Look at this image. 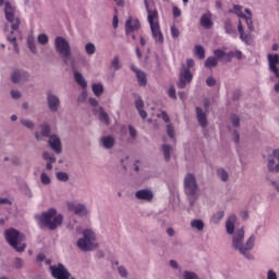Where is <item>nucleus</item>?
<instances>
[{
    "label": "nucleus",
    "instance_id": "c756f323",
    "mask_svg": "<svg viewBox=\"0 0 279 279\" xmlns=\"http://www.w3.org/2000/svg\"><path fill=\"white\" fill-rule=\"evenodd\" d=\"M191 228H193V230H197L198 232H202V230H204V220L202 219L192 220Z\"/></svg>",
    "mask_w": 279,
    "mask_h": 279
},
{
    "label": "nucleus",
    "instance_id": "680f3d73",
    "mask_svg": "<svg viewBox=\"0 0 279 279\" xmlns=\"http://www.w3.org/2000/svg\"><path fill=\"white\" fill-rule=\"evenodd\" d=\"M233 58H236V60H241L243 58V52H241V50L233 51Z\"/></svg>",
    "mask_w": 279,
    "mask_h": 279
},
{
    "label": "nucleus",
    "instance_id": "3c124183",
    "mask_svg": "<svg viewBox=\"0 0 279 279\" xmlns=\"http://www.w3.org/2000/svg\"><path fill=\"white\" fill-rule=\"evenodd\" d=\"M118 271L121 278H128V269H125V267L119 266Z\"/></svg>",
    "mask_w": 279,
    "mask_h": 279
},
{
    "label": "nucleus",
    "instance_id": "e433bc0d",
    "mask_svg": "<svg viewBox=\"0 0 279 279\" xmlns=\"http://www.w3.org/2000/svg\"><path fill=\"white\" fill-rule=\"evenodd\" d=\"M217 174H218V178H220V180L222 182H228V172L226 170H223V168H220L217 170Z\"/></svg>",
    "mask_w": 279,
    "mask_h": 279
},
{
    "label": "nucleus",
    "instance_id": "c03bdc74",
    "mask_svg": "<svg viewBox=\"0 0 279 279\" xmlns=\"http://www.w3.org/2000/svg\"><path fill=\"white\" fill-rule=\"evenodd\" d=\"M37 40H38L39 45H47V43H49V37L46 34H40L37 37Z\"/></svg>",
    "mask_w": 279,
    "mask_h": 279
},
{
    "label": "nucleus",
    "instance_id": "f704fd0d",
    "mask_svg": "<svg viewBox=\"0 0 279 279\" xmlns=\"http://www.w3.org/2000/svg\"><path fill=\"white\" fill-rule=\"evenodd\" d=\"M85 51L87 56H94L95 51H97V47H95V44L88 43L85 45Z\"/></svg>",
    "mask_w": 279,
    "mask_h": 279
},
{
    "label": "nucleus",
    "instance_id": "052dcab7",
    "mask_svg": "<svg viewBox=\"0 0 279 279\" xmlns=\"http://www.w3.org/2000/svg\"><path fill=\"white\" fill-rule=\"evenodd\" d=\"M129 132L132 138H136V129H134V126L129 125Z\"/></svg>",
    "mask_w": 279,
    "mask_h": 279
},
{
    "label": "nucleus",
    "instance_id": "c9c22d12",
    "mask_svg": "<svg viewBox=\"0 0 279 279\" xmlns=\"http://www.w3.org/2000/svg\"><path fill=\"white\" fill-rule=\"evenodd\" d=\"M225 29L226 33L230 36H236V31L234 29V27H232V24L230 22L225 23Z\"/></svg>",
    "mask_w": 279,
    "mask_h": 279
},
{
    "label": "nucleus",
    "instance_id": "9b49d317",
    "mask_svg": "<svg viewBox=\"0 0 279 279\" xmlns=\"http://www.w3.org/2000/svg\"><path fill=\"white\" fill-rule=\"evenodd\" d=\"M89 104L90 106H93L94 109V114H98L99 116V121H101L102 123H106L108 125L109 119H108V113H106V111H104V108L101 107H97L98 106V101L95 98H89Z\"/></svg>",
    "mask_w": 279,
    "mask_h": 279
},
{
    "label": "nucleus",
    "instance_id": "4be33fe9",
    "mask_svg": "<svg viewBox=\"0 0 279 279\" xmlns=\"http://www.w3.org/2000/svg\"><path fill=\"white\" fill-rule=\"evenodd\" d=\"M238 32L240 34V39L242 40V43H245V45H252V35L245 34V32L243 31V23L241 21L239 22Z\"/></svg>",
    "mask_w": 279,
    "mask_h": 279
},
{
    "label": "nucleus",
    "instance_id": "6ab92c4d",
    "mask_svg": "<svg viewBox=\"0 0 279 279\" xmlns=\"http://www.w3.org/2000/svg\"><path fill=\"white\" fill-rule=\"evenodd\" d=\"M47 99H48V106L51 112H57L58 108H60V98H58V96L51 93H48Z\"/></svg>",
    "mask_w": 279,
    "mask_h": 279
},
{
    "label": "nucleus",
    "instance_id": "a19ab883",
    "mask_svg": "<svg viewBox=\"0 0 279 279\" xmlns=\"http://www.w3.org/2000/svg\"><path fill=\"white\" fill-rule=\"evenodd\" d=\"M214 56H215V58H216V60H225V58H226V51H223V50H221V49H216L215 51H214Z\"/></svg>",
    "mask_w": 279,
    "mask_h": 279
},
{
    "label": "nucleus",
    "instance_id": "5701e85b",
    "mask_svg": "<svg viewBox=\"0 0 279 279\" xmlns=\"http://www.w3.org/2000/svg\"><path fill=\"white\" fill-rule=\"evenodd\" d=\"M201 25L205 29H210V27H213V14L210 12L203 14L201 17Z\"/></svg>",
    "mask_w": 279,
    "mask_h": 279
},
{
    "label": "nucleus",
    "instance_id": "37998d69",
    "mask_svg": "<svg viewBox=\"0 0 279 279\" xmlns=\"http://www.w3.org/2000/svg\"><path fill=\"white\" fill-rule=\"evenodd\" d=\"M41 134L43 136H49L51 134V128L49 124H41Z\"/></svg>",
    "mask_w": 279,
    "mask_h": 279
},
{
    "label": "nucleus",
    "instance_id": "09e8293b",
    "mask_svg": "<svg viewBox=\"0 0 279 279\" xmlns=\"http://www.w3.org/2000/svg\"><path fill=\"white\" fill-rule=\"evenodd\" d=\"M43 158L44 160H48V162H56V157L49 153H44Z\"/></svg>",
    "mask_w": 279,
    "mask_h": 279
},
{
    "label": "nucleus",
    "instance_id": "c85d7f7f",
    "mask_svg": "<svg viewBox=\"0 0 279 279\" xmlns=\"http://www.w3.org/2000/svg\"><path fill=\"white\" fill-rule=\"evenodd\" d=\"M144 106H145V104L143 102L142 99L135 100V108L138 110L140 116L143 119H147V111L143 110Z\"/></svg>",
    "mask_w": 279,
    "mask_h": 279
},
{
    "label": "nucleus",
    "instance_id": "473e14b6",
    "mask_svg": "<svg viewBox=\"0 0 279 279\" xmlns=\"http://www.w3.org/2000/svg\"><path fill=\"white\" fill-rule=\"evenodd\" d=\"M27 45L29 51H32V53H36V39H34V36L29 35L27 37Z\"/></svg>",
    "mask_w": 279,
    "mask_h": 279
},
{
    "label": "nucleus",
    "instance_id": "f03ea898",
    "mask_svg": "<svg viewBox=\"0 0 279 279\" xmlns=\"http://www.w3.org/2000/svg\"><path fill=\"white\" fill-rule=\"evenodd\" d=\"M254 243H256V236L251 235L245 242V231L243 228L234 231L232 235V247L236 252H240L247 260H253L252 250H254Z\"/></svg>",
    "mask_w": 279,
    "mask_h": 279
},
{
    "label": "nucleus",
    "instance_id": "6e6d98bb",
    "mask_svg": "<svg viewBox=\"0 0 279 279\" xmlns=\"http://www.w3.org/2000/svg\"><path fill=\"white\" fill-rule=\"evenodd\" d=\"M231 123L233 125V128H239L240 125V120H239V117L238 116H231Z\"/></svg>",
    "mask_w": 279,
    "mask_h": 279
},
{
    "label": "nucleus",
    "instance_id": "412c9836",
    "mask_svg": "<svg viewBox=\"0 0 279 279\" xmlns=\"http://www.w3.org/2000/svg\"><path fill=\"white\" fill-rule=\"evenodd\" d=\"M131 71L136 74L137 82L141 86H147V74H145V72L136 69L134 65L131 66Z\"/></svg>",
    "mask_w": 279,
    "mask_h": 279
},
{
    "label": "nucleus",
    "instance_id": "393cba45",
    "mask_svg": "<svg viewBox=\"0 0 279 279\" xmlns=\"http://www.w3.org/2000/svg\"><path fill=\"white\" fill-rule=\"evenodd\" d=\"M234 223H236V216L232 215L226 222V229L228 234H234Z\"/></svg>",
    "mask_w": 279,
    "mask_h": 279
},
{
    "label": "nucleus",
    "instance_id": "dca6fc26",
    "mask_svg": "<svg viewBox=\"0 0 279 279\" xmlns=\"http://www.w3.org/2000/svg\"><path fill=\"white\" fill-rule=\"evenodd\" d=\"M267 58H268V64H269L270 71L275 74V77H279V69H278L279 56L268 54Z\"/></svg>",
    "mask_w": 279,
    "mask_h": 279
},
{
    "label": "nucleus",
    "instance_id": "13d9d810",
    "mask_svg": "<svg viewBox=\"0 0 279 279\" xmlns=\"http://www.w3.org/2000/svg\"><path fill=\"white\" fill-rule=\"evenodd\" d=\"M267 279H278V274L270 269L267 271Z\"/></svg>",
    "mask_w": 279,
    "mask_h": 279
},
{
    "label": "nucleus",
    "instance_id": "ddd939ff",
    "mask_svg": "<svg viewBox=\"0 0 279 279\" xmlns=\"http://www.w3.org/2000/svg\"><path fill=\"white\" fill-rule=\"evenodd\" d=\"M193 81V74L191 70L183 68L180 72V81L178 83L179 88H186V84H191Z\"/></svg>",
    "mask_w": 279,
    "mask_h": 279
},
{
    "label": "nucleus",
    "instance_id": "ea45409f",
    "mask_svg": "<svg viewBox=\"0 0 279 279\" xmlns=\"http://www.w3.org/2000/svg\"><path fill=\"white\" fill-rule=\"evenodd\" d=\"M57 180H59V182H69V174L63 171L57 172Z\"/></svg>",
    "mask_w": 279,
    "mask_h": 279
},
{
    "label": "nucleus",
    "instance_id": "79ce46f5",
    "mask_svg": "<svg viewBox=\"0 0 279 279\" xmlns=\"http://www.w3.org/2000/svg\"><path fill=\"white\" fill-rule=\"evenodd\" d=\"M111 66L114 71H119L121 69V61H119V57H114L111 61Z\"/></svg>",
    "mask_w": 279,
    "mask_h": 279
},
{
    "label": "nucleus",
    "instance_id": "8fccbe9b",
    "mask_svg": "<svg viewBox=\"0 0 279 279\" xmlns=\"http://www.w3.org/2000/svg\"><path fill=\"white\" fill-rule=\"evenodd\" d=\"M21 123H22V125H24L28 130H33V128H34V122H32L29 120L22 119Z\"/></svg>",
    "mask_w": 279,
    "mask_h": 279
},
{
    "label": "nucleus",
    "instance_id": "0eeeda50",
    "mask_svg": "<svg viewBox=\"0 0 279 279\" xmlns=\"http://www.w3.org/2000/svg\"><path fill=\"white\" fill-rule=\"evenodd\" d=\"M4 236L13 250H16V252L25 251V243H19L21 241V233L16 229H8Z\"/></svg>",
    "mask_w": 279,
    "mask_h": 279
},
{
    "label": "nucleus",
    "instance_id": "4c0bfd02",
    "mask_svg": "<svg viewBox=\"0 0 279 279\" xmlns=\"http://www.w3.org/2000/svg\"><path fill=\"white\" fill-rule=\"evenodd\" d=\"M167 134L171 141L175 142V130L172 124L167 125Z\"/></svg>",
    "mask_w": 279,
    "mask_h": 279
},
{
    "label": "nucleus",
    "instance_id": "423d86ee",
    "mask_svg": "<svg viewBox=\"0 0 279 279\" xmlns=\"http://www.w3.org/2000/svg\"><path fill=\"white\" fill-rule=\"evenodd\" d=\"M82 234L83 238L77 241L78 250H82V252H92V250H95L97 247V244H95V240L97 239L95 231L93 229H85Z\"/></svg>",
    "mask_w": 279,
    "mask_h": 279
},
{
    "label": "nucleus",
    "instance_id": "1a4fd4ad",
    "mask_svg": "<svg viewBox=\"0 0 279 279\" xmlns=\"http://www.w3.org/2000/svg\"><path fill=\"white\" fill-rule=\"evenodd\" d=\"M184 191L187 197H197V181L192 173L186 174L184 179Z\"/></svg>",
    "mask_w": 279,
    "mask_h": 279
},
{
    "label": "nucleus",
    "instance_id": "69168bd1",
    "mask_svg": "<svg viewBox=\"0 0 279 279\" xmlns=\"http://www.w3.org/2000/svg\"><path fill=\"white\" fill-rule=\"evenodd\" d=\"M186 64H187V68H185V69L190 70V69H192V66L195 65V61H193V59H187Z\"/></svg>",
    "mask_w": 279,
    "mask_h": 279
},
{
    "label": "nucleus",
    "instance_id": "774afa93",
    "mask_svg": "<svg viewBox=\"0 0 279 279\" xmlns=\"http://www.w3.org/2000/svg\"><path fill=\"white\" fill-rule=\"evenodd\" d=\"M167 234H168V236H173V234H175V230H173V228H168Z\"/></svg>",
    "mask_w": 279,
    "mask_h": 279
},
{
    "label": "nucleus",
    "instance_id": "a878e982",
    "mask_svg": "<svg viewBox=\"0 0 279 279\" xmlns=\"http://www.w3.org/2000/svg\"><path fill=\"white\" fill-rule=\"evenodd\" d=\"M74 80L76 84L81 86V88H86L88 86V83H86V80L84 78L82 73H80L78 71H74Z\"/></svg>",
    "mask_w": 279,
    "mask_h": 279
},
{
    "label": "nucleus",
    "instance_id": "2eb2a0df",
    "mask_svg": "<svg viewBox=\"0 0 279 279\" xmlns=\"http://www.w3.org/2000/svg\"><path fill=\"white\" fill-rule=\"evenodd\" d=\"M11 80L13 84L27 82V80H29V73H27L25 70H15L11 75Z\"/></svg>",
    "mask_w": 279,
    "mask_h": 279
},
{
    "label": "nucleus",
    "instance_id": "a18cd8bd",
    "mask_svg": "<svg viewBox=\"0 0 279 279\" xmlns=\"http://www.w3.org/2000/svg\"><path fill=\"white\" fill-rule=\"evenodd\" d=\"M170 34L172 36V38H180V29H178V27H175V25H172L170 27Z\"/></svg>",
    "mask_w": 279,
    "mask_h": 279
},
{
    "label": "nucleus",
    "instance_id": "0e129e2a",
    "mask_svg": "<svg viewBox=\"0 0 279 279\" xmlns=\"http://www.w3.org/2000/svg\"><path fill=\"white\" fill-rule=\"evenodd\" d=\"M15 267L17 269H21V267H23V259H21L20 257L15 258Z\"/></svg>",
    "mask_w": 279,
    "mask_h": 279
},
{
    "label": "nucleus",
    "instance_id": "bb28decb",
    "mask_svg": "<svg viewBox=\"0 0 279 279\" xmlns=\"http://www.w3.org/2000/svg\"><path fill=\"white\" fill-rule=\"evenodd\" d=\"M101 145L105 149H112L114 147V137L112 136H104L101 137Z\"/></svg>",
    "mask_w": 279,
    "mask_h": 279
},
{
    "label": "nucleus",
    "instance_id": "39448f33",
    "mask_svg": "<svg viewBox=\"0 0 279 279\" xmlns=\"http://www.w3.org/2000/svg\"><path fill=\"white\" fill-rule=\"evenodd\" d=\"M54 49L57 53L62 58V61L66 66H74L75 61L73 60V57L71 56V45L66 39L63 37L58 36L54 39Z\"/></svg>",
    "mask_w": 279,
    "mask_h": 279
},
{
    "label": "nucleus",
    "instance_id": "7c9ffc66",
    "mask_svg": "<svg viewBox=\"0 0 279 279\" xmlns=\"http://www.w3.org/2000/svg\"><path fill=\"white\" fill-rule=\"evenodd\" d=\"M219 64V61L215 57H209L205 61L206 69H214V66H217Z\"/></svg>",
    "mask_w": 279,
    "mask_h": 279
},
{
    "label": "nucleus",
    "instance_id": "2f4dec72",
    "mask_svg": "<svg viewBox=\"0 0 279 279\" xmlns=\"http://www.w3.org/2000/svg\"><path fill=\"white\" fill-rule=\"evenodd\" d=\"M194 53L197 56L199 60H204L206 58V51L204 50V47L202 46H195Z\"/></svg>",
    "mask_w": 279,
    "mask_h": 279
},
{
    "label": "nucleus",
    "instance_id": "49530a36",
    "mask_svg": "<svg viewBox=\"0 0 279 279\" xmlns=\"http://www.w3.org/2000/svg\"><path fill=\"white\" fill-rule=\"evenodd\" d=\"M183 279H199V277H197L195 272L184 271Z\"/></svg>",
    "mask_w": 279,
    "mask_h": 279
},
{
    "label": "nucleus",
    "instance_id": "4468645a",
    "mask_svg": "<svg viewBox=\"0 0 279 279\" xmlns=\"http://www.w3.org/2000/svg\"><path fill=\"white\" fill-rule=\"evenodd\" d=\"M141 29V21L136 17H129L125 22V34L130 36L134 32H138Z\"/></svg>",
    "mask_w": 279,
    "mask_h": 279
},
{
    "label": "nucleus",
    "instance_id": "6e6552de",
    "mask_svg": "<svg viewBox=\"0 0 279 279\" xmlns=\"http://www.w3.org/2000/svg\"><path fill=\"white\" fill-rule=\"evenodd\" d=\"M229 12L232 14H236V16H239V19H241L242 21L245 22L248 32H252L254 29V22L252 21V11H250V9H245L243 13V7L235 4L233 7V10H229ZM246 14V15H245Z\"/></svg>",
    "mask_w": 279,
    "mask_h": 279
},
{
    "label": "nucleus",
    "instance_id": "72a5a7b5",
    "mask_svg": "<svg viewBox=\"0 0 279 279\" xmlns=\"http://www.w3.org/2000/svg\"><path fill=\"white\" fill-rule=\"evenodd\" d=\"M162 151H163L165 160L167 161L171 160V146L163 144Z\"/></svg>",
    "mask_w": 279,
    "mask_h": 279
},
{
    "label": "nucleus",
    "instance_id": "9d476101",
    "mask_svg": "<svg viewBox=\"0 0 279 279\" xmlns=\"http://www.w3.org/2000/svg\"><path fill=\"white\" fill-rule=\"evenodd\" d=\"M52 278L56 279H71V272L62 264L53 265L49 267Z\"/></svg>",
    "mask_w": 279,
    "mask_h": 279
},
{
    "label": "nucleus",
    "instance_id": "f3484780",
    "mask_svg": "<svg viewBox=\"0 0 279 279\" xmlns=\"http://www.w3.org/2000/svg\"><path fill=\"white\" fill-rule=\"evenodd\" d=\"M268 169L269 171H275L278 173L279 171V149H275L272 151V157L268 160Z\"/></svg>",
    "mask_w": 279,
    "mask_h": 279
},
{
    "label": "nucleus",
    "instance_id": "58836bf2",
    "mask_svg": "<svg viewBox=\"0 0 279 279\" xmlns=\"http://www.w3.org/2000/svg\"><path fill=\"white\" fill-rule=\"evenodd\" d=\"M223 211H217L216 214L213 215L211 217V221L213 223H219V221H221V219H223Z\"/></svg>",
    "mask_w": 279,
    "mask_h": 279
},
{
    "label": "nucleus",
    "instance_id": "864d4df0",
    "mask_svg": "<svg viewBox=\"0 0 279 279\" xmlns=\"http://www.w3.org/2000/svg\"><path fill=\"white\" fill-rule=\"evenodd\" d=\"M232 58H234V51L226 52L223 61L225 62H232Z\"/></svg>",
    "mask_w": 279,
    "mask_h": 279
},
{
    "label": "nucleus",
    "instance_id": "a211bd4d",
    "mask_svg": "<svg viewBox=\"0 0 279 279\" xmlns=\"http://www.w3.org/2000/svg\"><path fill=\"white\" fill-rule=\"evenodd\" d=\"M49 145L51 149L56 151V154L62 153V142L60 141V137H58V135H50Z\"/></svg>",
    "mask_w": 279,
    "mask_h": 279
},
{
    "label": "nucleus",
    "instance_id": "e2e57ef3",
    "mask_svg": "<svg viewBox=\"0 0 279 279\" xmlns=\"http://www.w3.org/2000/svg\"><path fill=\"white\" fill-rule=\"evenodd\" d=\"M11 97H12L13 99H20V98H21V92H19V90H12V92H11Z\"/></svg>",
    "mask_w": 279,
    "mask_h": 279
},
{
    "label": "nucleus",
    "instance_id": "338daca9",
    "mask_svg": "<svg viewBox=\"0 0 279 279\" xmlns=\"http://www.w3.org/2000/svg\"><path fill=\"white\" fill-rule=\"evenodd\" d=\"M112 25H113L114 29H117V27H119V17L117 15L113 16Z\"/></svg>",
    "mask_w": 279,
    "mask_h": 279
},
{
    "label": "nucleus",
    "instance_id": "20e7f679",
    "mask_svg": "<svg viewBox=\"0 0 279 279\" xmlns=\"http://www.w3.org/2000/svg\"><path fill=\"white\" fill-rule=\"evenodd\" d=\"M35 219L40 223V226H45L46 228H49V230H56V228L62 226L64 218L62 215L58 214L54 208H50L41 215H35Z\"/></svg>",
    "mask_w": 279,
    "mask_h": 279
},
{
    "label": "nucleus",
    "instance_id": "b1692460",
    "mask_svg": "<svg viewBox=\"0 0 279 279\" xmlns=\"http://www.w3.org/2000/svg\"><path fill=\"white\" fill-rule=\"evenodd\" d=\"M196 117L201 128H206V125H208L206 113H204L199 107L196 108Z\"/></svg>",
    "mask_w": 279,
    "mask_h": 279
},
{
    "label": "nucleus",
    "instance_id": "cd10ccee",
    "mask_svg": "<svg viewBox=\"0 0 279 279\" xmlns=\"http://www.w3.org/2000/svg\"><path fill=\"white\" fill-rule=\"evenodd\" d=\"M92 90L95 97H101V95H104V85L101 83H94L92 85Z\"/></svg>",
    "mask_w": 279,
    "mask_h": 279
},
{
    "label": "nucleus",
    "instance_id": "5fc2aeb1",
    "mask_svg": "<svg viewBox=\"0 0 279 279\" xmlns=\"http://www.w3.org/2000/svg\"><path fill=\"white\" fill-rule=\"evenodd\" d=\"M168 95L171 99H175L177 96H175V87L173 85H171L168 89Z\"/></svg>",
    "mask_w": 279,
    "mask_h": 279
},
{
    "label": "nucleus",
    "instance_id": "f257e3e1",
    "mask_svg": "<svg viewBox=\"0 0 279 279\" xmlns=\"http://www.w3.org/2000/svg\"><path fill=\"white\" fill-rule=\"evenodd\" d=\"M3 5H4V14L7 21H9L11 26L10 31V25L5 24L4 25V34L7 36V40L13 45L15 51H19V45H16V33L19 32V27L21 25V20L16 17V8L10 3V1L3 0Z\"/></svg>",
    "mask_w": 279,
    "mask_h": 279
},
{
    "label": "nucleus",
    "instance_id": "4d7b16f0",
    "mask_svg": "<svg viewBox=\"0 0 279 279\" xmlns=\"http://www.w3.org/2000/svg\"><path fill=\"white\" fill-rule=\"evenodd\" d=\"M172 14H173L174 19H178L179 16H182V11L180 10V8L173 7Z\"/></svg>",
    "mask_w": 279,
    "mask_h": 279
},
{
    "label": "nucleus",
    "instance_id": "aec40b11",
    "mask_svg": "<svg viewBox=\"0 0 279 279\" xmlns=\"http://www.w3.org/2000/svg\"><path fill=\"white\" fill-rule=\"evenodd\" d=\"M135 197L144 202H151L154 199V193L150 190H140L135 193Z\"/></svg>",
    "mask_w": 279,
    "mask_h": 279
},
{
    "label": "nucleus",
    "instance_id": "de8ad7c7",
    "mask_svg": "<svg viewBox=\"0 0 279 279\" xmlns=\"http://www.w3.org/2000/svg\"><path fill=\"white\" fill-rule=\"evenodd\" d=\"M40 180L43 184H51V178H49L45 172L41 173Z\"/></svg>",
    "mask_w": 279,
    "mask_h": 279
},
{
    "label": "nucleus",
    "instance_id": "bf43d9fd",
    "mask_svg": "<svg viewBox=\"0 0 279 279\" xmlns=\"http://www.w3.org/2000/svg\"><path fill=\"white\" fill-rule=\"evenodd\" d=\"M206 84H207V86H215V84H217V80H215V77H213V76H209L206 80Z\"/></svg>",
    "mask_w": 279,
    "mask_h": 279
},
{
    "label": "nucleus",
    "instance_id": "f8f14e48",
    "mask_svg": "<svg viewBox=\"0 0 279 279\" xmlns=\"http://www.w3.org/2000/svg\"><path fill=\"white\" fill-rule=\"evenodd\" d=\"M68 210L74 213V215H77L78 217H86V215H88V209L84 204L68 203Z\"/></svg>",
    "mask_w": 279,
    "mask_h": 279
},
{
    "label": "nucleus",
    "instance_id": "7ed1b4c3",
    "mask_svg": "<svg viewBox=\"0 0 279 279\" xmlns=\"http://www.w3.org/2000/svg\"><path fill=\"white\" fill-rule=\"evenodd\" d=\"M144 5L147 12V22L150 27L151 37L155 40L156 45H162V43H165V35H162V31L160 29L158 10L150 9L149 2L147 0H144Z\"/></svg>",
    "mask_w": 279,
    "mask_h": 279
},
{
    "label": "nucleus",
    "instance_id": "603ef678",
    "mask_svg": "<svg viewBox=\"0 0 279 279\" xmlns=\"http://www.w3.org/2000/svg\"><path fill=\"white\" fill-rule=\"evenodd\" d=\"M157 117L159 119H162L165 121V123H169V121H170L169 114H167V112H165V111H161L160 113H158Z\"/></svg>",
    "mask_w": 279,
    "mask_h": 279
}]
</instances>
